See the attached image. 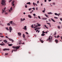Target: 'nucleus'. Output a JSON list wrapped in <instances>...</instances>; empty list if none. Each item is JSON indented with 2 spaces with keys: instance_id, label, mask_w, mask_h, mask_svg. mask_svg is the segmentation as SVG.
Returning a JSON list of instances; mask_svg holds the SVG:
<instances>
[{
  "instance_id": "nucleus-1",
  "label": "nucleus",
  "mask_w": 62,
  "mask_h": 62,
  "mask_svg": "<svg viewBox=\"0 0 62 62\" xmlns=\"http://www.w3.org/2000/svg\"><path fill=\"white\" fill-rule=\"evenodd\" d=\"M20 46H13L12 48H13L14 49H16V50L14 49L13 50V51L14 52H16L17 51V49H19V48H20Z\"/></svg>"
},
{
  "instance_id": "nucleus-50",
  "label": "nucleus",
  "mask_w": 62,
  "mask_h": 62,
  "mask_svg": "<svg viewBox=\"0 0 62 62\" xmlns=\"http://www.w3.org/2000/svg\"><path fill=\"white\" fill-rule=\"evenodd\" d=\"M33 16H36V14H33Z\"/></svg>"
},
{
  "instance_id": "nucleus-19",
  "label": "nucleus",
  "mask_w": 62,
  "mask_h": 62,
  "mask_svg": "<svg viewBox=\"0 0 62 62\" xmlns=\"http://www.w3.org/2000/svg\"><path fill=\"white\" fill-rule=\"evenodd\" d=\"M45 16L46 17H47V18H49V17L48 16H47V15H46V14H45Z\"/></svg>"
},
{
  "instance_id": "nucleus-41",
  "label": "nucleus",
  "mask_w": 62,
  "mask_h": 62,
  "mask_svg": "<svg viewBox=\"0 0 62 62\" xmlns=\"http://www.w3.org/2000/svg\"><path fill=\"white\" fill-rule=\"evenodd\" d=\"M25 33H26V34H27V35H28L29 34H28V32H26Z\"/></svg>"
},
{
  "instance_id": "nucleus-44",
  "label": "nucleus",
  "mask_w": 62,
  "mask_h": 62,
  "mask_svg": "<svg viewBox=\"0 0 62 62\" xmlns=\"http://www.w3.org/2000/svg\"><path fill=\"white\" fill-rule=\"evenodd\" d=\"M15 2V1H12V4H13V3H14V2Z\"/></svg>"
},
{
  "instance_id": "nucleus-28",
  "label": "nucleus",
  "mask_w": 62,
  "mask_h": 62,
  "mask_svg": "<svg viewBox=\"0 0 62 62\" xmlns=\"http://www.w3.org/2000/svg\"><path fill=\"white\" fill-rule=\"evenodd\" d=\"M0 45H4V43H2V44H0Z\"/></svg>"
},
{
  "instance_id": "nucleus-37",
  "label": "nucleus",
  "mask_w": 62,
  "mask_h": 62,
  "mask_svg": "<svg viewBox=\"0 0 62 62\" xmlns=\"http://www.w3.org/2000/svg\"><path fill=\"white\" fill-rule=\"evenodd\" d=\"M0 37H1V38H3V37H4V36H0Z\"/></svg>"
},
{
  "instance_id": "nucleus-36",
  "label": "nucleus",
  "mask_w": 62,
  "mask_h": 62,
  "mask_svg": "<svg viewBox=\"0 0 62 62\" xmlns=\"http://www.w3.org/2000/svg\"><path fill=\"white\" fill-rule=\"evenodd\" d=\"M33 5H34V6H35V3L33 2Z\"/></svg>"
},
{
  "instance_id": "nucleus-54",
  "label": "nucleus",
  "mask_w": 62,
  "mask_h": 62,
  "mask_svg": "<svg viewBox=\"0 0 62 62\" xmlns=\"http://www.w3.org/2000/svg\"><path fill=\"white\" fill-rule=\"evenodd\" d=\"M37 30V28H35V29H34V30H35V31Z\"/></svg>"
},
{
  "instance_id": "nucleus-17",
  "label": "nucleus",
  "mask_w": 62,
  "mask_h": 62,
  "mask_svg": "<svg viewBox=\"0 0 62 62\" xmlns=\"http://www.w3.org/2000/svg\"><path fill=\"white\" fill-rule=\"evenodd\" d=\"M8 45L9 46H12V44H9Z\"/></svg>"
},
{
  "instance_id": "nucleus-39",
  "label": "nucleus",
  "mask_w": 62,
  "mask_h": 62,
  "mask_svg": "<svg viewBox=\"0 0 62 62\" xmlns=\"http://www.w3.org/2000/svg\"><path fill=\"white\" fill-rule=\"evenodd\" d=\"M38 18L39 19H41V18H40V17L39 16H38Z\"/></svg>"
},
{
  "instance_id": "nucleus-55",
  "label": "nucleus",
  "mask_w": 62,
  "mask_h": 62,
  "mask_svg": "<svg viewBox=\"0 0 62 62\" xmlns=\"http://www.w3.org/2000/svg\"><path fill=\"white\" fill-rule=\"evenodd\" d=\"M34 28H37V27H36V26H34Z\"/></svg>"
},
{
  "instance_id": "nucleus-58",
  "label": "nucleus",
  "mask_w": 62,
  "mask_h": 62,
  "mask_svg": "<svg viewBox=\"0 0 62 62\" xmlns=\"http://www.w3.org/2000/svg\"><path fill=\"white\" fill-rule=\"evenodd\" d=\"M11 0H10L9 1V2L10 3V2H11Z\"/></svg>"
},
{
  "instance_id": "nucleus-64",
  "label": "nucleus",
  "mask_w": 62,
  "mask_h": 62,
  "mask_svg": "<svg viewBox=\"0 0 62 62\" xmlns=\"http://www.w3.org/2000/svg\"><path fill=\"white\" fill-rule=\"evenodd\" d=\"M61 38L62 39V36H61Z\"/></svg>"
},
{
  "instance_id": "nucleus-52",
  "label": "nucleus",
  "mask_w": 62,
  "mask_h": 62,
  "mask_svg": "<svg viewBox=\"0 0 62 62\" xmlns=\"http://www.w3.org/2000/svg\"><path fill=\"white\" fill-rule=\"evenodd\" d=\"M21 22H22V21H23V19H22V18L21 19Z\"/></svg>"
},
{
  "instance_id": "nucleus-59",
  "label": "nucleus",
  "mask_w": 62,
  "mask_h": 62,
  "mask_svg": "<svg viewBox=\"0 0 62 62\" xmlns=\"http://www.w3.org/2000/svg\"><path fill=\"white\" fill-rule=\"evenodd\" d=\"M52 0H48L49 2H50V1H51Z\"/></svg>"
},
{
  "instance_id": "nucleus-22",
  "label": "nucleus",
  "mask_w": 62,
  "mask_h": 62,
  "mask_svg": "<svg viewBox=\"0 0 62 62\" xmlns=\"http://www.w3.org/2000/svg\"><path fill=\"white\" fill-rule=\"evenodd\" d=\"M9 40L10 41H12V39H10V38H8Z\"/></svg>"
},
{
  "instance_id": "nucleus-38",
  "label": "nucleus",
  "mask_w": 62,
  "mask_h": 62,
  "mask_svg": "<svg viewBox=\"0 0 62 62\" xmlns=\"http://www.w3.org/2000/svg\"><path fill=\"white\" fill-rule=\"evenodd\" d=\"M25 20V18H23L22 20V21H24Z\"/></svg>"
},
{
  "instance_id": "nucleus-4",
  "label": "nucleus",
  "mask_w": 62,
  "mask_h": 62,
  "mask_svg": "<svg viewBox=\"0 0 62 62\" xmlns=\"http://www.w3.org/2000/svg\"><path fill=\"white\" fill-rule=\"evenodd\" d=\"M9 49L8 48H4L3 49V51H9Z\"/></svg>"
},
{
  "instance_id": "nucleus-57",
  "label": "nucleus",
  "mask_w": 62,
  "mask_h": 62,
  "mask_svg": "<svg viewBox=\"0 0 62 62\" xmlns=\"http://www.w3.org/2000/svg\"><path fill=\"white\" fill-rule=\"evenodd\" d=\"M38 25H36V27H38Z\"/></svg>"
},
{
  "instance_id": "nucleus-20",
  "label": "nucleus",
  "mask_w": 62,
  "mask_h": 62,
  "mask_svg": "<svg viewBox=\"0 0 62 62\" xmlns=\"http://www.w3.org/2000/svg\"><path fill=\"white\" fill-rule=\"evenodd\" d=\"M48 14H52V13L51 12H50L49 13H48Z\"/></svg>"
},
{
  "instance_id": "nucleus-5",
  "label": "nucleus",
  "mask_w": 62,
  "mask_h": 62,
  "mask_svg": "<svg viewBox=\"0 0 62 62\" xmlns=\"http://www.w3.org/2000/svg\"><path fill=\"white\" fill-rule=\"evenodd\" d=\"M23 29H24V30H27V28H26V26H24V28H23Z\"/></svg>"
},
{
  "instance_id": "nucleus-35",
  "label": "nucleus",
  "mask_w": 62,
  "mask_h": 62,
  "mask_svg": "<svg viewBox=\"0 0 62 62\" xmlns=\"http://www.w3.org/2000/svg\"><path fill=\"white\" fill-rule=\"evenodd\" d=\"M47 24L48 25H50L51 24L49 23H47Z\"/></svg>"
},
{
  "instance_id": "nucleus-42",
  "label": "nucleus",
  "mask_w": 62,
  "mask_h": 62,
  "mask_svg": "<svg viewBox=\"0 0 62 62\" xmlns=\"http://www.w3.org/2000/svg\"><path fill=\"white\" fill-rule=\"evenodd\" d=\"M54 14L55 15H56V16L57 15V13H55Z\"/></svg>"
},
{
  "instance_id": "nucleus-48",
  "label": "nucleus",
  "mask_w": 62,
  "mask_h": 62,
  "mask_svg": "<svg viewBox=\"0 0 62 62\" xmlns=\"http://www.w3.org/2000/svg\"><path fill=\"white\" fill-rule=\"evenodd\" d=\"M25 8H27V5H26L25 6Z\"/></svg>"
},
{
  "instance_id": "nucleus-47",
  "label": "nucleus",
  "mask_w": 62,
  "mask_h": 62,
  "mask_svg": "<svg viewBox=\"0 0 62 62\" xmlns=\"http://www.w3.org/2000/svg\"><path fill=\"white\" fill-rule=\"evenodd\" d=\"M59 37H60L58 35V36H57V38H59Z\"/></svg>"
},
{
  "instance_id": "nucleus-14",
  "label": "nucleus",
  "mask_w": 62,
  "mask_h": 62,
  "mask_svg": "<svg viewBox=\"0 0 62 62\" xmlns=\"http://www.w3.org/2000/svg\"><path fill=\"white\" fill-rule=\"evenodd\" d=\"M13 22V21H10L9 22V23H10V24H12V23Z\"/></svg>"
},
{
  "instance_id": "nucleus-31",
  "label": "nucleus",
  "mask_w": 62,
  "mask_h": 62,
  "mask_svg": "<svg viewBox=\"0 0 62 62\" xmlns=\"http://www.w3.org/2000/svg\"><path fill=\"white\" fill-rule=\"evenodd\" d=\"M37 29H39V30L40 29V28L39 27H37Z\"/></svg>"
},
{
  "instance_id": "nucleus-24",
  "label": "nucleus",
  "mask_w": 62,
  "mask_h": 62,
  "mask_svg": "<svg viewBox=\"0 0 62 62\" xmlns=\"http://www.w3.org/2000/svg\"><path fill=\"white\" fill-rule=\"evenodd\" d=\"M4 42H5V43H7L8 42V41H7V40H4L3 41Z\"/></svg>"
},
{
  "instance_id": "nucleus-53",
  "label": "nucleus",
  "mask_w": 62,
  "mask_h": 62,
  "mask_svg": "<svg viewBox=\"0 0 62 62\" xmlns=\"http://www.w3.org/2000/svg\"><path fill=\"white\" fill-rule=\"evenodd\" d=\"M6 9V8H4V10H5V9Z\"/></svg>"
},
{
  "instance_id": "nucleus-61",
  "label": "nucleus",
  "mask_w": 62,
  "mask_h": 62,
  "mask_svg": "<svg viewBox=\"0 0 62 62\" xmlns=\"http://www.w3.org/2000/svg\"><path fill=\"white\" fill-rule=\"evenodd\" d=\"M39 32H40V31H38V33H39Z\"/></svg>"
},
{
  "instance_id": "nucleus-33",
  "label": "nucleus",
  "mask_w": 62,
  "mask_h": 62,
  "mask_svg": "<svg viewBox=\"0 0 62 62\" xmlns=\"http://www.w3.org/2000/svg\"><path fill=\"white\" fill-rule=\"evenodd\" d=\"M56 35V32H55L54 33V35Z\"/></svg>"
},
{
  "instance_id": "nucleus-63",
  "label": "nucleus",
  "mask_w": 62,
  "mask_h": 62,
  "mask_svg": "<svg viewBox=\"0 0 62 62\" xmlns=\"http://www.w3.org/2000/svg\"><path fill=\"white\" fill-rule=\"evenodd\" d=\"M36 10H38V8H36Z\"/></svg>"
},
{
  "instance_id": "nucleus-12",
  "label": "nucleus",
  "mask_w": 62,
  "mask_h": 62,
  "mask_svg": "<svg viewBox=\"0 0 62 62\" xmlns=\"http://www.w3.org/2000/svg\"><path fill=\"white\" fill-rule=\"evenodd\" d=\"M23 37L24 39V38H25V35H24V34H23Z\"/></svg>"
},
{
  "instance_id": "nucleus-7",
  "label": "nucleus",
  "mask_w": 62,
  "mask_h": 62,
  "mask_svg": "<svg viewBox=\"0 0 62 62\" xmlns=\"http://www.w3.org/2000/svg\"><path fill=\"white\" fill-rule=\"evenodd\" d=\"M39 40L40 41V42H41V43H43V42H44V41H43L42 40H41V39H39Z\"/></svg>"
},
{
  "instance_id": "nucleus-34",
  "label": "nucleus",
  "mask_w": 62,
  "mask_h": 62,
  "mask_svg": "<svg viewBox=\"0 0 62 62\" xmlns=\"http://www.w3.org/2000/svg\"><path fill=\"white\" fill-rule=\"evenodd\" d=\"M31 27H32V28H33L34 27V26H33V24H32L31 26Z\"/></svg>"
},
{
  "instance_id": "nucleus-9",
  "label": "nucleus",
  "mask_w": 62,
  "mask_h": 62,
  "mask_svg": "<svg viewBox=\"0 0 62 62\" xmlns=\"http://www.w3.org/2000/svg\"><path fill=\"white\" fill-rule=\"evenodd\" d=\"M55 42H56V43H58V40L56 39L55 40Z\"/></svg>"
},
{
  "instance_id": "nucleus-56",
  "label": "nucleus",
  "mask_w": 62,
  "mask_h": 62,
  "mask_svg": "<svg viewBox=\"0 0 62 62\" xmlns=\"http://www.w3.org/2000/svg\"><path fill=\"white\" fill-rule=\"evenodd\" d=\"M32 9L34 10H35V9L34 8H32Z\"/></svg>"
},
{
  "instance_id": "nucleus-23",
  "label": "nucleus",
  "mask_w": 62,
  "mask_h": 62,
  "mask_svg": "<svg viewBox=\"0 0 62 62\" xmlns=\"http://www.w3.org/2000/svg\"><path fill=\"white\" fill-rule=\"evenodd\" d=\"M7 25H8L9 26H10V23H8L7 24Z\"/></svg>"
},
{
  "instance_id": "nucleus-26",
  "label": "nucleus",
  "mask_w": 62,
  "mask_h": 62,
  "mask_svg": "<svg viewBox=\"0 0 62 62\" xmlns=\"http://www.w3.org/2000/svg\"><path fill=\"white\" fill-rule=\"evenodd\" d=\"M41 36H45V34H42L41 35Z\"/></svg>"
},
{
  "instance_id": "nucleus-27",
  "label": "nucleus",
  "mask_w": 62,
  "mask_h": 62,
  "mask_svg": "<svg viewBox=\"0 0 62 62\" xmlns=\"http://www.w3.org/2000/svg\"><path fill=\"white\" fill-rule=\"evenodd\" d=\"M54 18L55 19H58V17H54Z\"/></svg>"
},
{
  "instance_id": "nucleus-43",
  "label": "nucleus",
  "mask_w": 62,
  "mask_h": 62,
  "mask_svg": "<svg viewBox=\"0 0 62 62\" xmlns=\"http://www.w3.org/2000/svg\"><path fill=\"white\" fill-rule=\"evenodd\" d=\"M43 19H44V20H46L47 19V18H43Z\"/></svg>"
},
{
  "instance_id": "nucleus-45",
  "label": "nucleus",
  "mask_w": 62,
  "mask_h": 62,
  "mask_svg": "<svg viewBox=\"0 0 62 62\" xmlns=\"http://www.w3.org/2000/svg\"><path fill=\"white\" fill-rule=\"evenodd\" d=\"M22 44V43H21V42H20V43H19V45H20V44Z\"/></svg>"
},
{
  "instance_id": "nucleus-51",
  "label": "nucleus",
  "mask_w": 62,
  "mask_h": 62,
  "mask_svg": "<svg viewBox=\"0 0 62 62\" xmlns=\"http://www.w3.org/2000/svg\"><path fill=\"white\" fill-rule=\"evenodd\" d=\"M6 37L7 38V39H8L9 38H8L7 36H6Z\"/></svg>"
},
{
  "instance_id": "nucleus-16",
  "label": "nucleus",
  "mask_w": 62,
  "mask_h": 62,
  "mask_svg": "<svg viewBox=\"0 0 62 62\" xmlns=\"http://www.w3.org/2000/svg\"><path fill=\"white\" fill-rule=\"evenodd\" d=\"M18 35H19V36H21V35H22L21 33L20 32L18 33Z\"/></svg>"
},
{
  "instance_id": "nucleus-30",
  "label": "nucleus",
  "mask_w": 62,
  "mask_h": 62,
  "mask_svg": "<svg viewBox=\"0 0 62 62\" xmlns=\"http://www.w3.org/2000/svg\"><path fill=\"white\" fill-rule=\"evenodd\" d=\"M59 15H61V14L59 13L57 14V15L58 16H59Z\"/></svg>"
},
{
  "instance_id": "nucleus-10",
  "label": "nucleus",
  "mask_w": 62,
  "mask_h": 62,
  "mask_svg": "<svg viewBox=\"0 0 62 62\" xmlns=\"http://www.w3.org/2000/svg\"><path fill=\"white\" fill-rule=\"evenodd\" d=\"M51 20L53 22H55V21H54L53 18H51Z\"/></svg>"
},
{
  "instance_id": "nucleus-21",
  "label": "nucleus",
  "mask_w": 62,
  "mask_h": 62,
  "mask_svg": "<svg viewBox=\"0 0 62 62\" xmlns=\"http://www.w3.org/2000/svg\"><path fill=\"white\" fill-rule=\"evenodd\" d=\"M5 29H6V30H8V31H9V29H8V27L5 28Z\"/></svg>"
},
{
  "instance_id": "nucleus-25",
  "label": "nucleus",
  "mask_w": 62,
  "mask_h": 62,
  "mask_svg": "<svg viewBox=\"0 0 62 62\" xmlns=\"http://www.w3.org/2000/svg\"><path fill=\"white\" fill-rule=\"evenodd\" d=\"M45 26L46 27V29H48V27H47L46 26V25H45Z\"/></svg>"
},
{
  "instance_id": "nucleus-60",
  "label": "nucleus",
  "mask_w": 62,
  "mask_h": 62,
  "mask_svg": "<svg viewBox=\"0 0 62 62\" xmlns=\"http://www.w3.org/2000/svg\"><path fill=\"white\" fill-rule=\"evenodd\" d=\"M12 42H14V40H12Z\"/></svg>"
},
{
  "instance_id": "nucleus-3",
  "label": "nucleus",
  "mask_w": 62,
  "mask_h": 62,
  "mask_svg": "<svg viewBox=\"0 0 62 62\" xmlns=\"http://www.w3.org/2000/svg\"><path fill=\"white\" fill-rule=\"evenodd\" d=\"M12 27L11 26H10L9 28V30L10 33L11 32V31H12Z\"/></svg>"
},
{
  "instance_id": "nucleus-8",
  "label": "nucleus",
  "mask_w": 62,
  "mask_h": 62,
  "mask_svg": "<svg viewBox=\"0 0 62 62\" xmlns=\"http://www.w3.org/2000/svg\"><path fill=\"white\" fill-rule=\"evenodd\" d=\"M28 16L29 18H32V16L31 15H28Z\"/></svg>"
},
{
  "instance_id": "nucleus-15",
  "label": "nucleus",
  "mask_w": 62,
  "mask_h": 62,
  "mask_svg": "<svg viewBox=\"0 0 62 62\" xmlns=\"http://www.w3.org/2000/svg\"><path fill=\"white\" fill-rule=\"evenodd\" d=\"M44 10H43L42 11L44 13H45V8H44Z\"/></svg>"
},
{
  "instance_id": "nucleus-2",
  "label": "nucleus",
  "mask_w": 62,
  "mask_h": 62,
  "mask_svg": "<svg viewBox=\"0 0 62 62\" xmlns=\"http://www.w3.org/2000/svg\"><path fill=\"white\" fill-rule=\"evenodd\" d=\"M6 0H2L1 2V3L2 6H6Z\"/></svg>"
},
{
  "instance_id": "nucleus-18",
  "label": "nucleus",
  "mask_w": 62,
  "mask_h": 62,
  "mask_svg": "<svg viewBox=\"0 0 62 62\" xmlns=\"http://www.w3.org/2000/svg\"><path fill=\"white\" fill-rule=\"evenodd\" d=\"M37 24L38 25V26H40L41 25L40 24H39V23H37Z\"/></svg>"
},
{
  "instance_id": "nucleus-11",
  "label": "nucleus",
  "mask_w": 62,
  "mask_h": 62,
  "mask_svg": "<svg viewBox=\"0 0 62 62\" xmlns=\"http://www.w3.org/2000/svg\"><path fill=\"white\" fill-rule=\"evenodd\" d=\"M27 4H28V5H31V3L30 2H27Z\"/></svg>"
},
{
  "instance_id": "nucleus-49",
  "label": "nucleus",
  "mask_w": 62,
  "mask_h": 62,
  "mask_svg": "<svg viewBox=\"0 0 62 62\" xmlns=\"http://www.w3.org/2000/svg\"><path fill=\"white\" fill-rule=\"evenodd\" d=\"M60 20H61V21H62V18H60Z\"/></svg>"
},
{
  "instance_id": "nucleus-46",
  "label": "nucleus",
  "mask_w": 62,
  "mask_h": 62,
  "mask_svg": "<svg viewBox=\"0 0 62 62\" xmlns=\"http://www.w3.org/2000/svg\"><path fill=\"white\" fill-rule=\"evenodd\" d=\"M44 32V31H42V33H43V34H44V33H45V32Z\"/></svg>"
},
{
  "instance_id": "nucleus-62",
  "label": "nucleus",
  "mask_w": 62,
  "mask_h": 62,
  "mask_svg": "<svg viewBox=\"0 0 62 62\" xmlns=\"http://www.w3.org/2000/svg\"><path fill=\"white\" fill-rule=\"evenodd\" d=\"M55 3H53V5H55Z\"/></svg>"
},
{
  "instance_id": "nucleus-29",
  "label": "nucleus",
  "mask_w": 62,
  "mask_h": 62,
  "mask_svg": "<svg viewBox=\"0 0 62 62\" xmlns=\"http://www.w3.org/2000/svg\"><path fill=\"white\" fill-rule=\"evenodd\" d=\"M58 28L59 29H60V26H58Z\"/></svg>"
},
{
  "instance_id": "nucleus-40",
  "label": "nucleus",
  "mask_w": 62,
  "mask_h": 62,
  "mask_svg": "<svg viewBox=\"0 0 62 62\" xmlns=\"http://www.w3.org/2000/svg\"><path fill=\"white\" fill-rule=\"evenodd\" d=\"M5 55H8V53H5Z\"/></svg>"
},
{
  "instance_id": "nucleus-32",
  "label": "nucleus",
  "mask_w": 62,
  "mask_h": 62,
  "mask_svg": "<svg viewBox=\"0 0 62 62\" xmlns=\"http://www.w3.org/2000/svg\"><path fill=\"white\" fill-rule=\"evenodd\" d=\"M31 9H32V8H30L29 9V11H30V10H31Z\"/></svg>"
},
{
  "instance_id": "nucleus-13",
  "label": "nucleus",
  "mask_w": 62,
  "mask_h": 62,
  "mask_svg": "<svg viewBox=\"0 0 62 62\" xmlns=\"http://www.w3.org/2000/svg\"><path fill=\"white\" fill-rule=\"evenodd\" d=\"M2 13H4V12H6V11H5V10H3V9H2Z\"/></svg>"
},
{
  "instance_id": "nucleus-6",
  "label": "nucleus",
  "mask_w": 62,
  "mask_h": 62,
  "mask_svg": "<svg viewBox=\"0 0 62 62\" xmlns=\"http://www.w3.org/2000/svg\"><path fill=\"white\" fill-rule=\"evenodd\" d=\"M52 39V38H51V36H49V38H48V40L49 41H50V40H51Z\"/></svg>"
}]
</instances>
